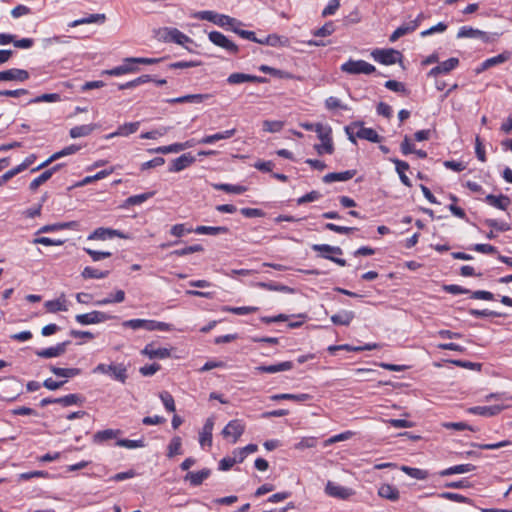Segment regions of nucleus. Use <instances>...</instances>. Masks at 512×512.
Wrapping results in <instances>:
<instances>
[{
    "mask_svg": "<svg viewBox=\"0 0 512 512\" xmlns=\"http://www.w3.org/2000/svg\"><path fill=\"white\" fill-rule=\"evenodd\" d=\"M164 58H145V57H128L123 60V64L112 69L104 71L110 76H120L129 73H136L139 67L134 64L152 65L162 61Z\"/></svg>",
    "mask_w": 512,
    "mask_h": 512,
    "instance_id": "1",
    "label": "nucleus"
},
{
    "mask_svg": "<svg viewBox=\"0 0 512 512\" xmlns=\"http://www.w3.org/2000/svg\"><path fill=\"white\" fill-rule=\"evenodd\" d=\"M139 126V121L124 123L118 127V134H121V136H129L135 133L139 129Z\"/></svg>",
    "mask_w": 512,
    "mask_h": 512,
    "instance_id": "54",
    "label": "nucleus"
},
{
    "mask_svg": "<svg viewBox=\"0 0 512 512\" xmlns=\"http://www.w3.org/2000/svg\"><path fill=\"white\" fill-rule=\"evenodd\" d=\"M245 431V425L241 420H231L223 429L222 435L224 437H233L232 443H236Z\"/></svg>",
    "mask_w": 512,
    "mask_h": 512,
    "instance_id": "13",
    "label": "nucleus"
},
{
    "mask_svg": "<svg viewBox=\"0 0 512 512\" xmlns=\"http://www.w3.org/2000/svg\"><path fill=\"white\" fill-rule=\"evenodd\" d=\"M356 173H357V171L354 169L346 170L343 172H332V173L326 174L322 180L324 183H332V182H336V181L344 182V181H348V180L352 179L356 175Z\"/></svg>",
    "mask_w": 512,
    "mask_h": 512,
    "instance_id": "24",
    "label": "nucleus"
},
{
    "mask_svg": "<svg viewBox=\"0 0 512 512\" xmlns=\"http://www.w3.org/2000/svg\"><path fill=\"white\" fill-rule=\"evenodd\" d=\"M106 20L105 14H90L88 17L74 20L69 23V27H77L83 24L99 23L102 24Z\"/></svg>",
    "mask_w": 512,
    "mask_h": 512,
    "instance_id": "39",
    "label": "nucleus"
},
{
    "mask_svg": "<svg viewBox=\"0 0 512 512\" xmlns=\"http://www.w3.org/2000/svg\"><path fill=\"white\" fill-rule=\"evenodd\" d=\"M355 318L353 311L342 310L341 312L331 316L334 325L349 326Z\"/></svg>",
    "mask_w": 512,
    "mask_h": 512,
    "instance_id": "33",
    "label": "nucleus"
},
{
    "mask_svg": "<svg viewBox=\"0 0 512 512\" xmlns=\"http://www.w3.org/2000/svg\"><path fill=\"white\" fill-rule=\"evenodd\" d=\"M194 232L196 234L216 236V235H220V234H227V233H229V228L226 227V226H216V227H213V226H203V225H201V226H197L194 229Z\"/></svg>",
    "mask_w": 512,
    "mask_h": 512,
    "instance_id": "37",
    "label": "nucleus"
},
{
    "mask_svg": "<svg viewBox=\"0 0 512 512\" xmlns=\"http://www.w3.org/2000/svg\"><path fill=\"white\" fill-rule=\"evenodd\" d=\"M29 79V72L24 69L12 68L0 72V81L24 82Z\"/></svg>",
    "mask_w": 512,
    "mask_h": 512,
    "instance_id": "16",
    "label": "nucleus"
},
{
    "mask_svg": "<svg viewBox=\"0 0 512 512\" xmlns=\"http://www.w3.org/2000/svg\"><path fill=\"white\" fill-rule=\"evenodd\" d=\"M273 401H279V400H293L296 402H307L312 399V396L307 393H301V394H290V393H282V394H275L270 397Z\"/></svg>",
    "mask_w": 512,
    "mask_h": 512,
    "instance_id": "36",
    "label": "nucleus"
},
{
    "mask_svg": "<svg viewBox=\"0 0 512 512\" xmlns=\"http://www.w3.org/2000/svg\"><path fill=\"white\" fill-rule=\"evenodd\" d=\"M70 344H71V341L67 340V341L58 343L57 345L52 346V347L36 350L35 354L38 357L45 358V359L59 357V356H62L66 352L67 347Z\"/></svg>",
    "mask_w": 512,
    "mask_h": 512,
    "instance_id": "12",
    "label": "nucleus"
},
{
    "mask_svg": "<svg viewBox=\"0 0 512 512\" xmlns=\"http://www.w3.org/2000/svg\"><path fill=\"white\" fill-rule=\"evenodd\" d=\"M121 434L122 431L119 429H105L96 432L93 436V441L95 443H102L110 439H115Z\"/></svg>",
    "mask_w": 512,
    "mask_h": 512,
    "instance_id": "38",
    "label": "nucleus"
},
{
    "mask_svg": "<svg viewBox=\"0 0 512 512\" xmlns=\"http://www.w3.org/2000/svg\"><path fill=\"white\" fill-rule=\"evenodd\" d=\"M97 126L95 124H87L75 126L70 129L69 135L71 138H79L90 135Z\"/></svg>",
    "mask_w": 512,
    "mask_h": 512,
    "instance_id": "41",
    "label": "nucleus"
},
{
    "mask_svg": "<svg viewBox=\"0 0 512 512\" xmlns=\"http://www.w3.org/2000/svg\"><path fill=\"white\" fill-rule=\"evenodd\" d=\"M154 195L153 192H147L143 194L133 195L128 197L124 202V207L140 205Z\"/></svg>",
    "mask_w": 512,
    "mask_h": 512,
    "instance_id": "48",
    "label": "nucleus"
},
{
    "mask_svg": "<svg viewBox=\"0 0 512 512\" xmlns=\"http://www.w3.org/2000/svg\"><path fill=\"white\" fill-rule=\"evenodd\" d=\"M508 406L506 405H492V406H475L468 409V411L475 415L484 417H491L499 414Z\"/></svg>",
    "mask_w": 512,
    "mask_h": 512,
    "instance_id": "17",
    "label": "nucleus"
},
{
    "mask_svg": "<svg viewBox=\"0 0 512 512\" xmlns=\"http://www.w3.org/2000/svg\"><path fill=\"white\" fill-rule=\"evenodd\" d=\"M113 318L115 317L101 311H92L89 313L78 314L75 316V320L81 325L98 324Z\"/></svg>",
    "mask_w": 512,
    "mask_h": 512,
    "instance_id": "9",
    "label": "nucleus"
},
{
    "mask_svg": "<svg viewBox=\"0 0 512 512\" xmlns=\"http://www.w3.org/2000/svg\"><path fill=\"white\" fill-rule=\"evenodd\" d=\"M116 444L120 447H125L128 449L145 447V442L143 439H139V440L119 439L116 442Z\"/></svg>",
    "mask_w": 512,
    "mask_h": 512,
    "instance_id": "57",
    "label": "nucleus"
},
{
    "mask_svg": "<svg viewBox=\"0 0 512 512\" xmlns=\"http://www.w3.org/2000/svg\"><path fill=\"white\" fill-rule=\"evenodd\" d=\"M485 202L488 203L489 205H491L495 208L501 209V210H507V208L509 207V205L511 203L510 198L503 194H501L499 196H495L493 194H488L485 197Z\"/></svg>",
    "mask_w": 512,
    "mask_h": 512,
    "instance_id": "27",
    "label": "nucleus"
},
{
    "mask_svg": "<svg viewBox=\"0 0 512 512\" xmlns=\"http://www.w3.org/2000/svg\"><path fill=\"white\" fill-rule=\"evenodd\" d=\"M258 310L257 307L254 306H243V307H231V306H222L221 311L229 312L236 315H247L250 313H254Z\"/></svg>",
    "mask_w": 512,
    "mask_h": 512,
    "instance_id": "46",
    "label": "nucleus"
},
{
    "mask_svg": "<svg viewBox=\"0 0 512 512\" xmlns=\"http://www.w3.org/2000/svg\"><path fill=\"white\" fill-rule=\"evenodd\" d=\"M157 36L160 40L165 42H174L180 45L192 42L191 38L182 33L177 28L164 27L158 30Z\"/></svg>",
    "mask_w": 512,
    "mask_h": 512,
    "instance_id": "8",
    "label": "nucleus"
},
{
    "mask_svg": "<svg viewBox=\"0 0 512 512\" xmlns=\"http://www.w3.org/2000/svg\"><path fill=\"white\" fill-rule=\"evenodd\" d=\"M341 71L352 75L371 74L376 71V68L364 60L350 59L341 65Z\"/></svg>",
    "mask_w": 512,
    "mask_h": 512,
    "instance_id": "7",
    "label": "nucleus"
},
{
    "mask_svg": "<svg viewBox=\"0 0 512 512\" xmlns=\"http://www.w3.org/2000/svg\"><path fill=\"white\" fill-rule=\"evenodd\" d=\"M259 44L268 45L272 47H288L290 46V40L286 36L270 34L265 38H261V40H259Z\"/></svg>",
    "mask_w": 512,
    "mask_h": 512,
    "instance_id": "23",
    "label": "nucleus"
},
{
    "mask_svg": "<svg viewBox=\"0 0 512 512\" xmlns=\"http://www.w3.org/2000/svg\"><path fill=\"white\" fill-rule=\"evenodd\" d=\"M353 126H360L355 135L351 132V127L349 126L345 128V131L348 135V139L354 144H356V138L364 139L372 143H380L383 139L373 128L363 127L360 123H354Z\"/></svg>",
    "mask_w": 512,
    "mask_h": 512,
    "instance_id": "4",
    "label": "nucleus"
},
{
    "mask_svg": "<svg viewBox=\"0 0 512 512\" xmlns=\"http://www.w3.org/2000/svg\"><path fill=\"white\" fill-rule=\"evenodd\" d=\"M312 249L316 252L321 253H333L337 255H341L343 253L342 249L338 246H331L328 244H314Z\"/></svg>",
    "mask_w": 512,
    "mask_h": 512,
    "instance_id": "55",
    "label": "nucleus"
},
{
    "mask_svg": "<svg viewBox=\"0 0 512 512\" xmlns=\"http://www.w3.org/2000/svg\"><path fill=\"white\" fill-rule=\"evenodd\" d=\"M475 468L476 467L473 464H459L440 471L439 475L444 477L453 474H464L474 471Z\"/></svg>",
    "mask_w": 512,
    "mask_h": 512,
    "instance_id": "34",
    "label": "nucleus"
},
{
    "mask_svg": "<svg viewBox=\"0 0 512 512\" xmlns=\"http://www.w3.org/2000/svg\"><path fill=\"white\" fill-rule=\"evenodd\" d=\"M259 70L263 73L270 74V75L280 78V79H293L294 78V76L291 73L284 71V70H279V69L270 67L268 65H261L259 67Z\"/></svg>",
    "mask_w": 512,
    "mask_h": 512,
    "instance_id": "43",
    "label": "nucleus"
},
{
    "mask_svg": "<svg viewBox=\"0 0 512 512\" xmlns=\"http://www.w3.org/2000/svg\"><path fill=\"white\" fill-rule=\"evenodd\" d=\"M213 187L216 190L225 191L227 193H233V194H242L247 190V188L245 186L224 184V183L213 184Z\"/></svg>",
    "mask_w": 512,
    "mask_h": 512,
    "instance_id": "47",
    "label": "nucleus"
},
{
    "mask_svg": "<svg viewBox=\"0 0 512 512\" xmlns=\"http://www.w3.org/2000/svg\"><path fill=\"white\" fill-rule=\"evenodd\" d=\"M193 17L200 19V20H206V21L212 22L221 27L242 25V23L235 18H232V17H230L228 15H224V14H218L213 11H199V12H196L193 15Z\"/></svg>",
    "mask_w": 512,
    "mask_h": 512,
    "instance_id": "3",
    "label": "nucleus"
},
{
    "mask_svg": "<svg viewBox=\"0 0 512 512\" xmlns=\"http://www.w3.org/2000/svg\"><path fill=\"white\" fill-rule=\"evenodd\" d=\"M390 161H392L395 164L396 171L399 175L401 182L405 186L411 187L412 183H411L410 179L408 178V176L405 174V172L407 170H409V168H410L409 164L407 162L399 160L397 158H392V159H390Z\"/></svg>",
    "mask_w": 512,
    "mask_h": 512,
    "instance_id": "32",
    "label": "nucleus"
},
{
    "mask_svg": "<svg viewBox=\"0 0 512 512\" xmlns=\"http://www.w3.org/2000/svg\"><path fill=\"white\" fill-rule=\"evenodd\" d=\"M159 396L166 410L169 412H174L176 408L172 395L167 391H163Z\"/></svg>",
    "mask_w": 512,
    "mask_h": 512,
    "instance_id": "62",
    "label": "nucleus"
},
{
    "mask_svg": "<svg viewBox=\"0 0 512 512\" xmlns=\"http://www.w3.org/2000/svg\"><path fill=\"white\" fill-rule=\"evenodd\" d=\"M209 98H211L210 94H189V95H184V96L177 97V98L167 99L166 102L171 103V104H175V103H179V104H181V103H197V104H199Z\"/></svg>",
    "mask_w": 512,
    "mask_h": 512,
    "instance_id": "22",
    "label": "nucleus"
},
{
    "mask_svg": "<svg viewBox=\"0 0 512 512\" xmlns=\"http://www.w3.org/2000/svg\"><path fill=\"white\" fill-rule=\"evenodd\" d=\"M141 354L150 359H165L170 357V350L167 348H154L153 343L147 344L142 350Z\"/></svg>",
    "mask_w": 512,
    "mask_h": 512,
    "instance_id": "20",
    "label": "nucleus"
},
{
    "mask_svg": "<svg viewBox=\"0 0 512 512\" xmlns=\"http://www.w3.org/2000/svg\"><path fill=\"white\" fill-rule=\"evenodd\" d=\"M510 58V53L503 52L497 56L488 58L484 61V68H491L498 64L506 62Z\"/></svg>",
    "mask_w": 512,
    "mask_h": 512,
    "instance_id": "53",
    "label": "nucleus"
},
{
    "mask_svg": "<svg viewBox=\"0 0 512 512\" xmlns=\"http://www.w3.org/2000/svg\"><path fill=\"white\" fill-rule=\"evenodd\" d=\"M294 367L293 362L285 361L273 365H261L256 367V370L260 373H278L281 371H288Z\"/></svg>",
    "mask_w": 512,
    "mask_h": 512,
    "instance_id": "26",
    "label": "nucleus"
},
{
    "mask_svg": "<svg viewBox=\"0 0 512 512\" xmlns=\"http://www.w3.org/2000/svg\"><path fill=\"white\" fill-rule=\"evenodd\" d=\"M417 29V21H410L398 27L389 37L390 42L397 41L400 37L411 33Z\"/></svg>",
    "mask_w": 512,
    "mask_h": 512,
    "instance_id": "35",
    "label": "nucleus"
},
{
    "mask_svg": "<svg viewBox=\"0 0 512 512\" xmlns=\"http://www.w3.org/2000/svg\"><path fill=\"white\" fill-rule=\"evenodd\" d=\"M33 244H41L44 246H62L65 240L62 239H51L49 237H36L32 240Z\"/></svg>",
    "mask_w": 512,
    "mask_h": 512,
    "instance_id": "56",
    "label": "nucleus"
},
{
    "mask_svg": "<svg viewBox=\"0 0 512 512\" xmlns=\"http://www.w3.org/2000/svg\"><path fill=\"white\" fill-rule=\"evenodd\" d=\"M181 447H182V441H181V438L179 436H175L171 439L169 445H168V453H167V456L169 458H172L174 457L175 455H180L182 454V450H181Z\"/></svg>",
    "mask_w": 512,
    "mask_h": 512,
    "instance_id": "50",
    "label": "nucleus"
},
{
    "mask_svg": "<svg viewBox=\"0 0 512 512\" xmlns=\"http://www.w3.org/2000/svg\"><path fill=\"white\" fill-rule=\"evenodd\" d=\"M113 237H119L126 239L128 236H126L123 232L111 228H97L94 230L89 236V240L98 239V240H106L111 239Z\"/></svg>",
    "mask_w": 512,
    "mask_h": 512,
    "instance_id": "15",
    "label": "nucleus"
},
{
    "mask_svg": "<svg viewBox=\"0 0 512 512\" xmlns=\"http://www.w3.org/2000/svg\"><path fill=\"white\" fill-rule=\"evenodd\" d=\"M211 474V470L204 468L197 472H189L185 476V480L189 481L192 486H199L206 480Z\"/></svg>",
    "mask_w": 512,
    "mask_h": 512,
    "instance_id": "30",
    "label": "nucleus"
},
{
    "mask_svg": "<svg viewBox=\"0 0 512 512\" xmlns=\"http://www.w3.org/2000/svg\"><path fill=\"white\" fill-rule=\"evenodd\" d=\"M457 37L458 38H479L484 42H489V40H490V37L486 32L481 31L479 29H474L470 26H462L457 33Z\"/></svg>",
    "mask_w": 512,
    "mask_h": 512,
    "instance_id": "19",
    "label": "nucleus"
},
{
    "mask_svg": "<svg viewBox=\"0 0 512 512\" xmlns=\"http://www.w3.org/2000/svg\"><path fill=\"white\" fill-rule=\"evenodd\" d=\"M123 327L133 330L145 329L147 331H171L173 326L169 323L148 319H130L122 323Z\"/></svg>",
    "mask_w": 512,
    "mask_h": 512,
    "instance_id": "2",
    "label": "nucleus"
},
{
    "mask_svg": "<svg viewBox=\"0 0 512 512\" xmlns=\"http://www.w3.org/2000/svg\"><path fill=\"white\" fill-rule=\"evenodd\" d=\"M213 427H214L213 418H208L202 428L201 433H200L199 443L201 446H205V445L211 446Z\"/></svg>",
    "mask_w": 512,
    "mask_h": 512,
    "instance_id": "28",
    "label": "nucleus"
},
{
    "mask_svg": "<svg viewBox=\"0 0 512 512\" xmlns=\"http://www.w3.org/2000/svg\"><path fill=\"white\" fill-rule=\"evenodd\" d=\"M154 81L150 75H141L134 80L118 85L119 90L131 89L147 82Z\"/></svg>",
    "mask_w": 512,
    "mask_h": 512,
    "instance_id": "44",
    "label": "nucleus"
},
{
    "mask_svg": "<svg viewBox=\"0 0 512 512\" xmlns=\"http://www.w3.org/2000/svg\"><path fill=\"white\" fill-rule=\"evenodd\" d=\"M375 61L383 65H393L395 63H402L403 55L400 51L389 49H375L371 53Z\"/></svg>",
    "mask_w": 512,
    "mask_h": 512,
    "instance_id": "6",
    "label": "nucleus"
},
{
    "mask_svg": "<svg viewBox=\"0 0 512 512\" xmlns=\"http://www.w3.org/2000/svg\"><path fill=\"white\" fill-rule=\"evenodd\" d=\"M335 31V26L332 21L326 22L322 27L313 31V35L316 37H326L331 35Z\"/></svg>",
    "mask_w": 512,
    "mask_h": 512,
    "instance_id": "58",
    "label": "nucleus"
},
{
    "mask_svg": "<svg viewBox=\"0 0 512 512\" xmlns=\"http://www.w3.org/2000/svg\"><path fill=\"white\" fill-rule=\"evenodd\" d=\"M61 96L58 93H46L31 99L29 103H40V102H57L60 101Z\"/></svg>",
    "mask_w": 512,
    "mask_h": 512,
    "instance_id": "61",
    "label": "nucleus"
},
{
    "mask_svg": "<svg viewBox=\"0 0 512 512\" xmlns=\"http://www.w3.org/2000/svg\"><path fill=\"white\" fill-rule=\"evenodd\" d=\"M49 369L54 375H56L58 377H63L66 379L73 378L81 373V369H79V368H60V367L51 365L49 367Z\"/></svg>",
    "mask_w": 512,
    "mask_h": 512,
    "instance_id": "42",
    "label": "nucleus"
},
{
    "mask_svg": "<svg viewBox=\"0 0 512 512\" xmlns=\"http://www.w3.org/2000/svg\"><path fill=\"white\" fill-rule=\"evenodd\" d=\"M93 372L108 374V375L112 376L113 379H115L121 383H125L126 379L128 378L127 368L122 363L110 364V365L100 363L94 368Z\"/></svg>",
    "mask_w": 512,
    "mask_h": 512,
    "instance_id": "5",
    "label": "nucleus"
},
{
    "mask_svg": "<svg viewBox=\"0 0 512 512\" xmlns=\"http://www.w3.org/2000/svg\"><path fill=\"white\" fill-rule=\"evenodd\" d=\"M315 132L321 142L332 141V129L330 126H324L321 123H316Z\"/></svg>",
    "mask_w": 512,
    "mask_h": 512,
    "instance_id": "51",
    "label": "nucleus"
},
{
    "mask_svg": "<svg viewBox=\"0 0 512 512\" xmlns=\"http://www.w3.org/2000/svg\"><path fill=\"white\" fill-rule=\"evenodd\" d=\"M257 450H258V446L256 444H248L247 446H245L243 448L236 449L233 452V454L237 457L238 463H241L244 461V459L246 458V456L249 453H254Z\"/></svg>",
    "mask_w": 512,
    "mask_h": 512,
    "instance_id": "52",
    "label": "nucleus"
},
{
    "mask_svg": "<svg viewBox=\"0 0 512 512\" xmlns=\"http://www.w3.org/2000/svg\"><path fill=\"white\" fill-rule=\"evenodd\" d=\"M84 402V398L79 394H68L60 398H44L40 401V406L45 407L49 404H61L64 407L82 404Z\"/></svg>",
    "mask_w": 512,
    "mask_h": 512,
    "instance_id": "11",
    "label": "nucleus"
},
{
    "mask_svg": "<svg viewBox=\"0 0 512 512\" xmlns=\"http://www.w3.org/2000/svg\"><path fill=\"white\" fill-rule=\"evenodd\" d=\"M250 74L244 73H232L228 76L227 82L231 85L241 84L244 82H249Z\"/></svg>",
    "mask_w": 512,
    "mask_h": 512,
    "instance_id": "63",
    "label": "nucleus"
},
{
    "mask_svg": "<svg viewBox=\"0 0 512 512\" xmlns=\"http://www.w3.org/2000/svg\"><path fill=\"white\" fill-rule=\"evenodd\" d=\"M50 178V172L44 171L30 183L29 189L31 191H36L40 185L47 182Z\"/></svg>",
    "mask_w": 512,
    "mask_h": 512,
    "instance_id": "64",
    "label": "nucleus"
},
{
    "mask_svg": "<svg viewBox=\"0 0 512 512\" xmlns=\"http://www.w3.org/2000/svg\"><path fill=\"white\" fill-rule=\"evenodd\" d=\"M209 40L216 46L225 49L231 54H237L239 51L238 46L229 40L223 33L218 31H212L208 34Z\"/></svg>",
    "mask_w": 512,
    "mask_h": 512,
    "instance_id": "10",
    "label": "nucleus"
},
{
    "mask_svg": "<svg viewBox=\"0 0 512 512\" xmlns=\"http://www.w3.org/2000/svg\"><path fill=\"white\" fill-rule=\"evenodd\" d=\"M194 232L193 228H187L185 224H175L170 229V234L177 238H181L184 235Z\"/></svg>",
    "mask_w": 512,
    "mask_h": 512,
    "instance_id": "59",
    "label": "nucleus"
},
{
    "mask_svg": "<svg viewBox=\"0 0 512 512\" xmlns=\"http://www.w3.org/2000/svg\"><path fill=\"white\" fill-rule=\"evenodd\" d=\"M235 133H236V129L232 128V129L218 132V133H215L212 135L204 136L202 139H200L198 141V143L199 144H213L220 140L229 139V138L233 137L235 135Z\"/></svg>",
    "mask_w": 512,
    "mask_h": 512,
    "instance_id": "25",
    "label": "nucleus"
},
{
    "mask_svg": "<svg viewBox=\"0 0 512 512\" xmlns=\"http://www.w3.org/2000/svg\"><path fill=\"white\" fill-rule=\"evenodd\" d=\"M81 275L85 279H102L109 275V271H100L98 269L87 266L83 269Z\"/></svg>",
    "mask_w": 512,
    "mask_h": 512,
    "instance_id": "45",
    "label": "nucleus"
},
{
    "mask_svg": "<svg viewBox=\"0 0 512 512\" xmlns=\"http://www.w3.org/2000/svg\"><path fill=\"white\" fill-rule=\"evenodd\" d=\"M5 386L7 390H11V393L3 395L2 398L6 401L15 400L20 394V389L22 386L21 383L15 378H8L6 380Z\"/></svg>",
    "mask_w": 512,
    "mask_h": 512,
    "instance_id": "31",
    "label": "nucleus"
},
{
    "mask_svg": "<svg viewBox=\"0 0 512 512\" xmlns=\"http://www.w3.org/2000/svg\"><path fill=\"white\" fill-rule=\"evenodd\" d=\"M378 495L390 501H397L400 498L399 490L391 484H382L378 488Z\"/></svg>",
    "mask_w": 512,
    "mask_h": 512,
    "instance_id": "29",
    "label": "nucleus"
},
{
    "mask_svg": "<svg viewBox=\"0 0 512 512\" xmlns=\"http://www.w3.org/2000/svg\"><path fill=\"white\" fill-rule=\"evenodd\" d=\"M459 65V59L452 57L447 59L446 61H443L436 67L432 68L428 75L429 76H437L439 74H446L455 69Z\"/></svg>",
    "mask_w": 512,
    "mask_h": 512,
    "instance_id": "18",
    "label": "nucleus"
},
{
    "mask_svg": "<svg viewBox=\"0 0 512 512\" xmlns=\"http://www.w3.org/2000/svg\"><path fill=\"white\" fill-rule=\"evenodd\" d=\"M325 492L330 497L342 500L348 499L354 494V491L351 488L340 486L332 481L327 482Z\"/></svg>",
    "mask_w": 512,
    "mask_h": 512,
    "instance_id": "14",
    "label": "nucleus"
},
{
    "mask_svg": "<svg viewBox=\"0 0 512 512\" xmlns=\"http://www.w3.org/2000/svg\"><path fill=\"white\" fill-rule=\"evenodd\" d=\"M258 286L263 289L270 290V291H279V292H284V293H293L294 292L293 288L283 285V284L274 283V282H269V283L260 282V283H258Z\"/></svg>",
    "mask_w": 512,
    "mask_h": 512,
    "instance_id": "49",
    "label": "nucleus"
},
{
    "mask_svg": "<svg viewBox=\"0 0 512 512\" xmlns=\"http://www.w3.org/2000/svg\"><path fill=\"white\" fill-rule=\"evenodd\" d=\"M195 162V158L190 154H182L180 157L172 160L169 167L170 172H180Z\"/></svg>",
    "mask_w": 512,
    "mask_h": 512,
    "instance_id": "21",
    "label": "nucleus"
},
{
    "mask_svg": "<svg viewBox=\"0 0 512 512\" xmlns=\"http://www.w3.org/2000/svg\"><path fill=\"white\" fill-rule=\"evenodd\" d=\"M45 308L50 313H56L58 311L67 310V307L64 304V302H61L59 299L45 302Z\"/></svg>",
    "mask_w": 512,
    "mask_h": 512,
    "instance_id": "60",
    "label": "nucleus"
},
{
    "mask_svg": "<svg viewBox=\"0 0 512 512\" xmlns=\"http://www.w3.org/2000/svg\"><path fill=\"white\" fill-rule=\"evenodd\" d=\"M376 348H378V345L375 343L374 344H366L364 346H357V347L350 346L348 344H343V345L329 346L328 351L333 354L337 350H347V351L358 352V351H365V350H373Z\"/></svg>",
    "mask_w": 512,
    "mask_h": 512,
    "instance_id": "40",
    "label": "nucleus"
}]
</instances>
